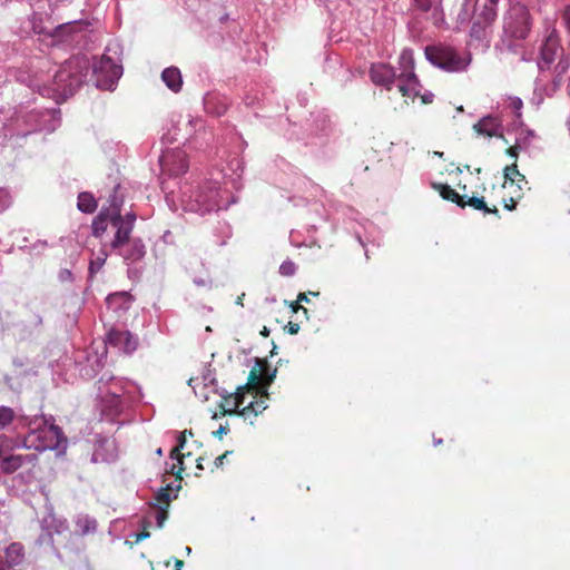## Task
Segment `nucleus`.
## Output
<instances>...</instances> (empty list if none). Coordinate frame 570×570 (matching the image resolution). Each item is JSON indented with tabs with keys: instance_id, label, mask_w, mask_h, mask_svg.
<instances>
[{
	"instance_id": "nucleus-37",
	"label": "nucleus",
	"mask_w": 570,
	"mask_h": 570,
	"mask_svg": "<svg viewBox=\"0 0 570 570\" xmlns=\"http://www.w3.org/2000/svg\"><path fill=\"white\" fill-rule=\"evenodd\" d=\"M17 417V413L12 407L0 406V431L6 430Z\"/></svg>"
},
{
	"instance_id": "nucleus-33",
	"label": "nucleus",
	"mask_w": 570,
	"mask_h": 570,
	"mask_svg": "<svg viewBox=\"0 0 570 570\" xmlns=\"http://www.w3.org/2000/svg\"><path fill=\"white\" fill-rule=\"evenodd\" d=\"M562 81H563V76H558L556 73H553V79L551 81V83L549 86H546L543 87L541 85V79L538 78L535 80V89H534V94L537 95L538 91H544V94L547 96H552L554 92H557L559 90V88L561 87L562 85Z\"/></svg>"
},
{
	"instance_id": "nucleus-22",
	"label": "nucleus",
	"mask_w": 570,
	"mask_h": 570,
	"mask_svg": "<svg viewBox=\"0 0 570 570\" xmlns=\"http://www.w3.org/2000/svg\"><path fill=\"white\" fill-rule=\"evenodd\" d=\"M30 308L32 312L31 318L27 322H21V323L17 324V326L20 327V331H21L20 336L22 338H26V337L30 336L33 332L39 331L43 325V317L41 314L42 311L39 308H35L32 306V304H30Z\"/></svg>"
},
{
	"instance_id": "nucleus-59",
	"label": "nucleus",
	"mask_w": 570,
	"mask_h": 570,
	"mask_svg": "<svg viewBox=\"0 0 570 570\" xmlns=\"http://www.w3.org/2000/svg\"><path fill=\"white\" fill-rule=\"evenodd\" d=\"M287 328H288L289 334H297L299 331V325L296 323L289 322L287 325Z\"/></svg>"
},
{
	"instance_id": "nucleus-24",
	"label": "nucleus",
	"mask_w": 570,
	"mask_h": 570,
	"mask_svg": "<svg viewBox=\"0 0 570 570\" xmlns=\"http://www.w3.org/2000/svg\"><path fill=\"white\" fill-rule=\"evenodd\" d=\"M186 444V432L179 433L177 445L171 450L170 452V459L177 460V463H173L168 469L167 472H169L173 475H176L180 479L179 474L184 470V455L180 454V451L185 448Z\"/></svg>"
},
{
	"instance_id": "nucleus-3",
	"label": "nucleus",
	"mask_w": 570,
	"mask_h": 570,
	"mask_svg": "<svg viewBox=\"0 0 570 570\" xmlns=\"http://www.w3.org/2000/svg\"><path fill=\"white\" fill-rule=\"evenodd\" d=\"M180 195L184 209L199 215L226 208L228 205V202H223L218 183L213 180H206L197 186L184 184L180 187Z\"/></svg>"
},
{
	"instance_id": "nucleus-19",
	"label": "nucleus",
	"mask_w": 570,
	"mask_h": 570,
	"mask_svg": "<svg viewBox=\"0 0 570 570\" xmlns=\"http://www.w3.org/2000/svg\"><path fill=\"white\" fill-rule=\"evenodd\" d=\"M311 134L320 139L328 138L335 134V125L326 112L320 111L313 116Z\"/></svg>"
},
{
	"instance_id": "nucleus-11",
	"label": "nucleus",
	"mask_w": 570,
	"mask_h": 570,
	"mask_svg": "<svg viewBox=\"0 0 570 570\" xmlns=\"http://www.w3.org/2000/svg\"><path fill=\"white\" fill-rule=\"evenodd\" d=\"M442 0H414L415 6L424 12H431V20L434 26L440 27L444 23V16L441 9ZM474 0H461V9L458 12V20L464 23L470 20L474 11Z\"/></svg>"
},
{
	"instance_id": "nucleus-53",
	"label": "nucleus",
	"mask_w": 570,
	"mask_h": 570,
	"mask_svg": "<svg viewBox=\"0 0 570 570\" xmlns=\"http://www.w3.org/2000/svg\"><path fill=\"white\" fill-rule=\"evenodd\" d=\"M59 279L61 282L72 281V273L69 269H61L59 272Z\"/></svg>"
},
{
	"instance_id": "nucleus-49",
	"label": "nucleus",
	"mask_w": 570,
	"mask_h": 570,
	"mask_svg": "<svg viewBox=\"0 0 570 570\" xmlns=\"http://www.w3.org/2000/svg\"><path fill=\"white\" fill-rule=\"evenodd\" d=\"M266 407H267V405L265 404L264 401H255V402H250L245 409H243V411L240 413L244 414L247 410H250L252 412L257 414V413L262 412L263 410H265Z\"/></svg>"
},
{
	"instance_id": "nucleus-16",
	"label": "nucleus",
	"mask_w": 570,
	"mask_h": 570,
	"mask_svg": "<svg viewBox=\"0 0 570 570\" xmlns=\"http://www.w3.org/2000/svg\"><path fill=\"white\" fill-rule=\"evenodd\" d=\"M370 77L376 86L385 87L390 90L396 78L395 70L392 66L377 62L373 63L370 69Z\"/></svg>"
},
{
	"instance_id": "nucleus-36",
	"label": "nucleus",
	"mask_w": 570,
	"mask_h": 570,
	"mask_svg": "<svg viewBox=\"0 0 570 570\" xmlns=\"http://www.w3.org/2000/svg\"><path fill=\"white\" fill-rule=\"evenodd\" d=\"M535 138V132L532 129H524L518 134L515 138L517 148H521V150H527L532 144V140Z\"/></svg>"
},
{
	"instance_id": "nucleus-10",
	"label": "nucleus",
	"mask_w": 570,
	"mask_h": 570,
	"mask_svg": "<svg viewBox=\"0 0 570 570\" xmlns=\"http://www.w3.org/2000/svg\"><path fill=\"white\" fill-rule=\"evenodd\" d=\"M400 66L402 72L397 77L399 90L405 97L415 98L420 96L422 86L414 72V58L411 49L405 48L402 50L400 55Z\"/></svg>"
},
{
	"instance_id": "nucleus-8",
	"label": "nucleus",
	"mask_w": 570,
	"mask_h": 570,
	"mask_svg": "<svg viewBox=\"0 0 570 570\" xmlns=\"http://www.w3.org/2000/svg\"><path fill=\"white\" fill-rule=\"evenodd\" d=\"M135 225L120 224L114 230L110 248L124 258L127 264L141 261L146 255V246L141 238L130 237Z\"/></svg>"
},
{
	"instance_id": "nucleus-55",
	"label": "nucleus",
	"mask_w": 570,
	"mask_h": 570,
	"mask_svg": "<svg viewBox=\"0 0 570 570\" xmlns=\"http://www.w3.org/2000/svg\"><path fill=\"white\" fill-rule=\"evenodd\" d=\"M203 381H204L205 385H207V384H214L216 382V379L214 377L212 372L208 371L206 374H204Z\"/></svg>"
},
{
	"instance_id": "nucleus-12",
	"label": "nucleus",
	"mask_w": 570,
	"mask_h": 570,
	"mask_svg": "<svg viewBox=\"0 0 570 570\" xmlns=\"http://www.w3.org/2000/svg\"><path fill=\"white\" fill-rule=\"evenodd\" d=\"M563 48L560 45V38L556 28H547V35L540 47L538 59V68L540 72H544L551 68L557 58L563 55Z\"/></svg>"
},
{
	"instance_id": "nucleus-2",
	"label": "nucleus",
	"mask_w": 570,
	"mask_h": 570,
	"mask_svg": "<svg viewBox=\"0 0 570 570\" xmlns=\"http://www.w3.org/2000/svg\"><path fill=\"white\" fill-rule=\"evenodd\" d=\"M97 390L101 415L110 422L140 400L139 389L134 382L116 377L110 372L100 376Z\"/></svg>"
},
{
	"instance_id": "nucleus-54",
	"label": "nucleus",
	"mask_w": 570,
	"mask_h": 570,
	"mask_svg": "<svg viewBox=\"0 0 570 570\" xmlns=\"http://www.w3.org/2000/svg\"><path fill=\"white\" fill-rule=\"evenodd\" d=\"M232 453V451H226L222 455L217 456L215 460V466L219 468L224 464V460Z\"/></svg>"
},
{
	"instance_id": "nucleus-32",
	"label": "nucleus",
	"mask_w": 570,
	"mask_h": 570,
	"mask_svg": "<svg viewBox=\"0 0 570 570\" xmlns=\"http://www.w3.org/2000/svg\"><path fill=\"white\" fill-rule=\"evenodd\" d=\"M508 108H510L514 112V121L513 126L515 127H522L523 120H522V108H523V101L521 98L515 96L508 97Z\"/></svg>"
},
{
	"instance_id": "nucleus-61",
	"label": "nucleus",
	"mask_w": 570,
	"mask_h": 570,
	"mask_svg": "<svg viewBox=\"0 0 570 570\" xmlns=\"http://www.w3.org/2000/svg\"><path fill=\"white\" fill-rule=\"evenodd\" d=\"M433 97H434V96H433V94H432V92H426V94H424V95H422V96H421V98H422V102H423V104H430V102H432Z\"/></svg>"
},
{
	"instance_id": "nucleus-41",
	"label": "nucleus",
	"mask_w": 570,
	"mask_h": 570,
	"mask_svg": "<svg viewBox=\"0 0 570 570\" xmlns=\"http://www.w3.org/2000/svg\"><path fill=\"white\" fill-rule=\"evenodd\" d=\"M246 391V386H238L236 392H234L233 394V407L232 409H228V410H224L225 413L227 414H232L234 413L242 404H243V401H244V393Z\"/></svg>"
},
{
	"instance_id": "nucleus-14",
	"label": "nucleus",
	"mask_w": 570,
	"mask_h": 570,
	"mask_svg": "<svg viewBox=\"0 0 570 570\" xmlns=\"http://www.w3.org/2000/svg\"><path fill=\"white\" fill-rule=\"evenodd\" d=\"M106 345L129 355L137 350L138 337L127 330L112 327L106 335Z\"/></svg>"
},
{
	"instance_id": "nucleus-9",
	"label": "nucleus",
	"mask_w": 570,
	"mask_h": 570,
	"mask_svg": "<svg viewBox=\"0 0 570 570\" xmlns=\"http://www.w3.org/2000/svg\"><path fill=\"white\" fill-rule=\"evenodd\" d=\"M424 53L429 62L448 72H462L471 62L469 53L462 56L449 46H428Z\"/></svg>"
},
{
	"instance_id": "nucleus-20",
	"label": "nucleus",
	"mask_w": 570,
	"mask_h": 570,
	"mask_svg": "<svg viewBox=\"0 0 570 570\" xmlns=\"http://www.w3.org/2000/svg\"><path fill=\"white\" fill-rule=\"evenodd\" d=\"M38 460V455L31 454H11L7 455L6 459L1 460V470L6 474L14 473L23 465H35Z\"/></svg>"
},
{
	"instance_id": "nucleus-63",
	"label": "nucleus",
	"mask_w": 570,
	"mask_h": 570,
	"mask_svg": "<svg viewBox=\"0 0 570 570\" xmlns=\"http://www.w3.org/2000/svg\"><path fill=\"white\" fill-rule=\"evenodd\" d=\"M291 308L293 312H297L298 309H303L304 313H307V309L303 306H301L297 302L291 304Z\"/></svg>"
},
{
	"instance_id": "nucleus-18",
	"label": "nucleus",
	"mask_w": 570,
	"mask_h": 570,
	"mask_svg": "<svg viewBox=\"0 0 570 570\" xmlns=\"http://www.w3.org/2000/svg\"><path fill=\"white\" fill-rule=\"evenodd\" d=\"M160 164L164 168H167L173 175H180L187 171L188 161L186 155L181 150H174L164 154L160 157Z\"/></svg>"
},
{
	"instance_id": "nucleus-47",
	"label": "nucleus",
	"mask_w": 570,
	"mask_h": 570,
	"mask_svg": "<svg viewBox=\"0 0 570 570\" xmlns=\"http://www.w3.org/2000/svg\"><path fill=\"white\" fill-rule=\"evenodd\" d=\"M154 513H155L157 527L161 528L164 525V522L168 518L167 510L164 508H159L158 505L155 504Z\"/></svg>"
},
{
	"instance_id": "nucleus-38",
	"label": "nucleus",
	"mask_w": 570,
	"mask_h": 570,
	"mask_svg": "<svg viewBox=\"0 0 570 570\" xmlns=\"http://www.w3.org/2000/svg\"><path fill=\"white\" fill-rule=\"evenodd\" d=\"M469 205L476 210H482L484 214H495L498 215L499 210L497 207L490 208L487 206L484 198L481 197H470L465 200V206Z\"/></svg>"
},
{
	"instance_id": "nucleus-60",
	"label": "nucleus",
	"mask_w": 570,
	"mask_h": 570,
	"mask_svg": "<svg viewBox=\"0 0 570 570\" xmlns=\"http://www.w3.org/2000/svg\"><path fill=\"white\" fill-rule=\"evenodd\" d=\"M226 433H227V428L224 426V425H220L218 428V430L213 432L214 436L219 438V439L223 438V435L226 434Z\"/></svg>"
},
{
	"instance_id": "nucleus-25",
	"label": "nucleus",
	"mask_w": 570,
	"mask_h": 570,
	"mask_svg": "<svg viewBox=\"0 0 570 570\" xmlns=\"http://www.w3.org/2000/svg\"><path fill=\"white\" fill-rule=\"evenodd\" d=\"M227 101L225 97L216 94H207L204 97V107L208 114L222 116L227 110Z\"/></svg>"
},
{
	"instance_id": "nucleus-44",
	"label": "nucleus",
	"mask_w": 570,
	"mask_h": 570,
	"mask_svg": "<svg viewBox=\"0 0 570 570\" xmlns=\"http://www.w3.org/2000/svg\"><path fill=\"white\" fill-rule=\"evenodd\" d=\"M37 544L49 546L57 552V550L53 546V534H52V532H50L48 530H41V533L37 539Z\"/></svg>"
},
{
	"instance_id": "nucleus-39",
	"label": "nucleus",
	"mask_w": 570,
	"mask_h": 570,
	"mask_svg": "<svg viewBox=\"0 0 570 570\" xmlns=\"http://www.w3.org/2000/svg\"><path fill=\"white\" fill-rule=\"evenodd\" d=\"M107 257H108L107 253L105 250H101L100 254L96 258L90 261L89 268H88L89 277H94L102 268V266L106 263Z\"/></svg>"
},
{
	"instance_id": "nucleus-26",
	"label": "nucleus",
	"mask_w": 570,
	"mask_h": 570,
	"mask_svg": "<svg viewBox=\"0 0 570 570\" xmlns=\"http://www.w3.org/2000/svg\"><path fill=\"white\" fill-rule=\"evenodd\" d=\"M41 530H48L52 534H60L68 530V522L66 519H59L53 513H48L40 522Z\"/></svg>"
},
{
	"instance_id": "nucleus-50",
	"label": "nucleus",
	"mask_w": 570,
	"mask_h": 570,
	"mask_svg": "<svg viewBox=\"0 0 570 570\" xmlns=\"http://www.w3.org/2000/svg\"><path fill=\"white\" fill-rule=\"evenodd\" d=\"M11 205V197L8 190L0 188V213L6 210Z\"/></svg>"
},
{
	"instance_id": "nucleus-52",
	"label": "nucleus",
	"mask_w": 570,
	"mask_h": 570,
	"mask_svg": "<svg viewBox=\"0 0 570 570\" xmlns=\"http://www.w3.org/2000/svg\"><path fill=\"white\" fill-rule=\"evenodd\" d=\"M562 21L564 23V27L570 35V3L567 4L562 12Z\"/></svg>"
},
{
	"instance_id": "nucleus-56",
	"label": "nucleus",
	"mask_w": 570,
	"mask_h": 570,
	"mask_svg": "<svg viewBox=\"0 0 570 570\" xmlns=\"http://www.w3.org/2000/svg\"><path fill=\"white\" fill-rule=\"evenodd\" d=\"M519 151H522L521 148H517V144H514L507 150V154L512 158H518Z\"/></svg>"
},
{
	"instance_id": "nucleus-45",
	"label": "nucleus",
	"mask_w": 570,
	"mask_h": 570,
	"mask_svg": "<svg viewBox=\"0 0 570 570\" xmlns=\"http://www.w3.org/2000/svg\"><path fill=\"white\" fill-rule=\"evenodd\" d=\"M264 364L265 365H264V371H263V376H262V385H263L262 389H267L272 384L273 380L275 379L277 370L274 368L272 372H269L267 363L264 362Z\"/></svg>"
},
{
	"instance_id": "nucleus-1",
	"label": "nucleus",
	"mask_w": 570,
	"mask_h": 570,
	"mask_svg": "<svg viewBox=\"0 0 570 570\" xmlns=\"http://www.w3.org/2000/svg\"><path fill=\"white\" fill-rule=\"evenodd\" d=\"M121 46L117 41L109 42L105 53L91 62L87 56H72L55 72L51 83L35 87L40 95L52 97L58 102L72 96L91 75L97 88L114 90L122 75Z\"/></svg>"
},
{
	"instance_id": "nucleus-6",
	"label": "nucleus",
	"mask_w": 570,
	"mask_h": 570,
	"mask_svg": "<svg viewBox=\"0 0 570 570\" xmlns=\"http://www.w3.org/2000/svg\"><path fill=\"white\" fill-rule=\"evenodd\" d=\"M534 18L530 9L520 1H511L502 18L503 36L509 40L523 41L531 33Z\"/></svg>"
},
{
	"instance_id": "nucleus-21",
	"label": "nucleus",
	"mask_w": 570,
	"mask_h": 570,
	"mask_svg": "<svg viewBox=\"0 0 570 570\" xmlns=\"http://www.w3.org/2000/svg\"><path fill=\"white\" fill-rule=\"evenodd\" d=\"M117 459L116 443L112 440L101 441L95 449L91 462H114Z\"/></svg>"
},
{
	"instance_id": "nucleus-35",
	"label": "nucleus",
	"mask_w": 570,
	"mask_h": 570,
	"mask_svg": "<svg viewBox=\"0 0 570 570\" xmlns=\"http://www.w3.org/2000/svg\"><path fill=\"white\" fill-rule=\"evenodd\" d=\"M497 16V4L485 2L476 19L482 21L485 26L490 27L495 21Z\"/></svg>"
},
{
	"instance_id": "nucleus-31",
	"label": "nucleus",
	"mask_w": 570,
	"mask_h": 570,
	"mask_svg": "<svg viewBox=\"0 0 570 570\" xmlns=\"http://www.w3.org/2000/svg\"><path fill=\"white\" fill-rule=\"evenodd\" d=\"M97 200L92 194L82 191L78 195L77 207L80 212L92 214L97 209Z\"/></svg>"
},
{
	"instance_id": "nucleus-62",
	"label": "nucleus",
	"mask_w": 570,
	"mask_h": 570,
	"mask_svg": "<svg viewBox=\"0 0 570 570\" xmlns=\"http://www.w3.org/2000/svg\"><path fill=\"white\" fill-rule=\"evenodd\" d=\"M96 374V371L94 368L88 370L87 367H83L81 370V375L87 377H92Z\"/></svg>"
},
{
	"instance_id": "nucleus-57",
	"label": "nucleus",
	"mask_w": 570,
	"mask_h": 570,
	"mask_svg": "<svg viewBox=\"0 0 570 570\" xmlns=\"http://www.w3.org/2000/svg\"><path fill=\"white\" fill-rule=\"evenodd\" d=\"M215 392L224 400H232L234 395L233 393L227 392L225 389L216 390Z\"/></svg>"
},
{
	"instance_id": "nucleus-7",
	"label": "nucleus",
	"mask_w": 570,
	"mask_h": 570,
	"mask_svg": "<svg viewBox=\"0 0 570 570\" xmlns=\"http://www.w3.org/2000/svg\"><path fill=\"white\" fill-rule=\"evenodd\" d=\"M60 125V110L56 108H43L20 112L16 118V130L18 136L26 137L32 132L46 130L53 131Z\"/></svg>"
},
{
	"instance_id": "nucleus-48",
	"label": "nucleus",
	"mask_w": 570,
	"mask_h": 570,
	"mask_svg": "<svg viewBox=\"0 0 570 570\" xmlns=\"http://www.w3.org/2000/svg\"><path fill=\"white\" fill-rule=\"evenodd\" d=\"M169 490H171L170 485H167L166 488L159 489L157 494H156L157 502H161V503L168 504L170 499H171L170 494H169Z\"/></svg>"
},
{
	"instance_id": "nucleus-27",
	"label": "nucleus",
	"mask_w": 570,
	"mask_h": 570,
	"mask_svg": "<svg viewBox=\"0 0 570 570\" xmlns=\"http://www.w3.org/2000/svg\"><path fill=\"white\" fill-rule=\"evenodd\" d=\"M165 85L174 92H178L183 86L181 73L176 67H168L161 72Z\"/></svg>"
},
{
	"instance_id": "nucleus-46",
	"label": "nucleus",
	"mask_w": 570,
	"mask_h": 570,
	"mask_svg": "<svg viewBox=\"0 0 570 570\" xmlns=\"http://www.w3.org/2000/svg\"><path fill=\"white\" fill-rule=\"evenodd\" d=\"M296 272V265L292 261H285L279 266V274L283 276H293Z\"/></svg>"
},
{
	"instance_id": "nucleus-30",
	"label": "nucleus",
	"mask_w": 570,
	"mask_h": 570,
	"mask_svg": "<svg viewBox=\"0 0 570 570\" xmlns=\"http://www.w3.org/2000/svg\"><path fill=\"white\" fill-rule=\"evenodd\" d=\"M434 189L439 190L441 197L445 200L455 203L458 206L464 208L465 199L464 196L458 194L453 188L445 184H433Z\"/></svg>"
},
{
	"instance_id": "nucleus-13",
	"label": "nucleus",
	"mask_w": 570,
	"mask_h": 570,
	"mask_svg": "<svg viewBox=\"0 0 570 570\" xmlns=\"http://www.w3.org/2000/svg\"><path fill=\"white\" fill-rule=\"evenodd\" d=\"M119 188V185L114 188V194L110 195L108 199V207H102L104 210H108V214L111 217V229L118 228L120 224L135 225L137 219V216L134 212H129L125 215H121L124 196L118 194Z\"/></svg>"
},
{
	"instance_id": "nucleus-51",
	"label": "nucleus",
	"mask_w": 570,
	"mask_h": 570,
	"mask_svg": "<svg viewBox=\"0 0 570 570\" xmlns=\"http://www.w3.org/2000/svg\"><path fill=\"white\" fill-rule=\"evenodd\" d=\"M219 229H220L222 234L224 235V238L218 240V245L223 246L226 244V239L230 237L232 228L227 223H223V224H220Z\"/></svg>"
},
{
	"instance_id": "nucleus-58",
	"label": "nucleus",
	"mask_w": 570,
	"mask_h": 570,
	"mask_svg": "<svg viewBox=\"0 0 570 570\" xmlns=\"http://www.w3.org/2000/svg\"><path fill=\"white\" fill-rule=\"evenodd\" d=\"M150 537V533L148 531H142L140 533L135 534V542L138 543L141 540H145Z\"/></svg>"
},
{
	"instance_id": "nucleus-40",
	"label": "nucleus",
	"mask_w": 570,
	"mask_h": 570,
	"mask_svg": "<svg viewBox=\"0 0 570 570\" xmlns=\"http://www.w3.org/2000/svg\"><path fill=\"white\" fill-rule=\"evenodd\" d=\"M504 177L507 180L514 181L515 179H518V181H524L527 184L524 175H522L518 170V166L515 163L504 168Z\"/></svg>"
},
{
	"instance_id": "nucleus-23",
	"label": "nucleus",
	"mask_w": 570,
	"mask_h": 570,
	"mask_svg": "<svg viewBox=\"0 0 570 570\" xmlns=\"http://www.w3.org/2000/svg\"><path fill=\"white\" fill-rule=\"evenodd\" d=\"M134 297L128 292H118L107 296L106 304L108 308L115 312H127L131 304Z\"/></svg>"
},
{
	"instance_id": "nucleus-34",
	"label": "nucleus",
	"mask_w": 570,
	"mask_h": 570,
	"mask_svg": "<svg viewBox=\"0 0 570 570\" xmlns=\"http://www.w3.org/2000/svg\"><path fill=\"white\" fill-rule=\"evenodd\" d=\"M264 365V361L256 358V364L249 373L248 383L244 385L246 386V390L252 389L253 385L262 384Z\"/></svg>"
},
{
	"instance_id": "nucleus-42",
	"label": "nucleus",
	"mask_w": 570,
	"mask_h": 570,
	"mask_svg": "<svg viewBox=\"0 0 570 570\" xmlns=\"http://www.w3.org/2000/svg\"><path fill=\"white\" fill-rule=\"evenodd\" d=\"M570 67V57L567 55H561L560 58H558V62L556 63L553 68V73L558 76H564Z\"/></svg>"
},
{
	"instance_id": "nucleus-64",
	"label": "nucleus",
	"mask_w": 570,
	"mask_h": 570,
	"mask_svg": "<svg viewBox=\"0 0 570 570\" xmlns=\"http://www.w3.org/2000/svg\"><path fill=\"white\" fill-rule=\"evenodd\" d=\"M302 302H305V303L309 302V299L305 293H299L297 296V303H302Z\"/></svg>"
},
{
	"instance_id": "nucleus-29",
	"label": "nucleus",
	"mask_w": 570,
	"mask_h": 570,
	"mask_svg": "<svg viewBox=\"0 0 570 570\" xmlns=\"http://www.w3.org/2000/svg\"><path fill=\"white\" fill-rule=\"evenodd\" d=\"M76 529L81 535L95 533L97 531V520L88 514H79L75 520Z\"/></svg>"
},
{
	"instance_id": "nucleus-15",
	"label": "nucleus",
	"mask_w": 570,
	"mask_h": 570,
	"mask_svg": "<svg viewBox=\"0 0 570 570\" xmlns=\"http://www.w3.org/2000/svg\"><path fill=\"white\" fill-rule=\"evenodd\" d=\"M473 130L485 137H497L504 139V126L501 116L499 115H485L476 124L473 125Z\"/></svg>"
},
{
	"instance_id": "nucleus-4",
	"label": "nucleus",
	"mask_w": 570,
	"mask_h": 570,
	"mask_svg": "<svg viewBox=\"0 0 570 570\" xmlns=\"http://www.w3.org/2000/svg\"><path fill=\"white\" fill-rule=\"evenodd\" d=\"M90 24L82 20H75L50 28L45 23L41 13L33 12L23 27L26 33L49 35L58 40L75 47H85Z\"/></svg>"
},
{
	"instance_id": "nucleus-5",
	"label": "nucleus",
	"mask_w": 570,
	"mask_h": 570,
	"mask_svg": "<svg viewBox=\"0 0 570 570\" xmlns=\"http://www.w3.org/2000/svg\"><path fill=\"white\" fill-rule=\"evenodd\" d=\"M18 446L33 449L39 452L55 450L58 453H63L67 448V439L62 430L56 425L55 417L43 415L37 426L23 438Z\"/></svg>"
},
{
	"instance_id": "nucleus-43",
	"label": "nucleus",
	"mask_w": 570,
	"mask_h": 570,
	"mask_svg": "<svg viewBox=\"0 0 570 570\" xmlns=\"http://www.w3.org/2000/svg\"><path fill=\"white\" fill-rule=\"evenodd\" d=\"M488 26H485L482 21L480 20H475L473 23H472V27H471V30H470V35L471 37L478 39V40H481L485 37V29H487Z\"/></svg>"
},
{
	"instance_id": "nucleus-28",
	"label": "nucleus",
	"mask_w": 570,
	"mask_h": 570,
	"mask_svg": "<svg viewBox=\"0 0 570 570\" xmlns=\"http://www.w3.org/2000/svg\"><path fill=\"white\" fill-rule=\"evenodd\" d=\"M108 226L111 227V217L109 216L108 210H104L101 208L91 224L92 236L100 238L106 233Z\"/></svg>"
},
{
	"instance_id": "nucleus-17",
	"label": "nucleus",
	"mask_w": 570,
	"mask_h": 570,
	"mask_svg": "<svg viewBox=\"0 0 570 570\" xmlns=\"http://www.w3.org/2000/svg\"><path fill=\"white\" fill-rule=\"evenodd\" d=\"M24 560V548L20 542L8 546L0 556V570H11Z\"/></svg>"
}]
</instances>
